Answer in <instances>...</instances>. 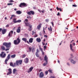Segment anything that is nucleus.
I'll use <instances>...</instances> for the list:
<instances>
[{"mask_svg":"<svg viewBox=\"0 0 78 78\" xmlns=\"http://www.w3.org/2000/svg\"><path fill=\"white\" fill-rule=\"evenodd\" d=\"M17 19L16 18H14L13 19V22H14V23H17Z\"/></svg>","mask_w":78,"mask_h":78,"instance_id":"obj_19","label":"nucleus"},{"mask_svg":"<svg viewBox=\"0 0 78 78\" xmlns=\"http://www.w3.org/2000/svg\"><path fill=\"white\" fill-rule=\"evenodd\" d=\"M38 11L40 12H41V10L38 9Z\"/></svg>","mask_w":78,"mask_h":78,"instance_id":"obj_64","label":"nucleus"},{"mask_svg":"<svg viewBox=\"0 0 78 78\" xmlns=\"http://www.w3.org/2000/svg\"><path fill=\"white\" fill-rule=\"evenodd\" d=\"M34 68V67L32 66L31 67L30 69H29V71L28 72V73H30V72H31V71H32V70Z\"/></svg>","mask_w":78,"mask_h":78,"instance_id":"obj_14","label":"nucleus"},{"mask_svg":"<svg viewBox=\"0 0 78 78\" xmlns=\"http://www.w3.org/2000/svg\"><path fill=\"white\" fill-rule=\"evenodd\" d=\"M24 61L25 63H26V64L27 63H28V58H26L24 59Z\"/></svg>","mask_w":78,"mask_h":78,"instance_id":"obj_15","label":"nucleus"},{"mask_svg":"<svg viewBox=\"0 0 78 78\" xmlns=\"http://www.w3.org/2000/svg\"><path fill=\"white\" fill-rule=\"evenodd\" d=\"M10 58H11V55L10 54H9L7 56L5 61L6 64H7V61H8V60L10 59Z\"/></svg>","mask_w":78,"mask_h":78,"instance_id":"obj_3","label":"nucleus"},{"mask_svg":"<svg viewBox=\"0 0 78 78\" xmlns=\"http://www.w3.org/2000/svg\"><path fill=\"white\" fill-rule=\"evenodd\" d=\"M56 77H55V76H51V78H55Z\"/></svg>","mask_w":78,"mask_h":78,"instance_id":"obj_48","label":"nucleus"},{"mask_svg":"<svg viewBox=\"0 0 78 78\" xmlns=\"http://www.w3.org/2000/svg\"><path fill=\"white\" fill-rule=\"evenodd\" d=\"M1 48L2 50H5V47L3 46H1Z\"/></svg>","mask_w":78,"mask_h":78,"instance_id":"obj_24","label":"nucleus"},{"mask_svg":"<svg viewBox=\"0 0 78 78\" xmlns=\"http://www.w3.org/2000/svg\"><path fill=\"white\" fill-rule=\"evenodd\" d=\"M36 7H33V9H36Z\"/></svg>","mask_w":78,"mask_h":78,"instance_id":"obj_57","label":"nucleus"},{"mask_svg":"<svg viewBox=\"0 0 78 78\" xmlns=\"http://www.w3.org/2000/svg\"><path fill=\"white\" fill-rule=\"evenodd\" d=\"M24 23L25 24L26 26H28V27H30V23H27L26 22H25V21H24Z\"/></svg>","mask_w":78,"mask_h":78,"instance_id":"obj_18","label":"nucleus"},{"mask_svg":"<svg viewBox=\"0 0 78 78\" xmlns=\"http://www.w3.org/2000/svg\"><path fill=\"white\" fill-rule=\"evenodd\" d=\"M4 53V52H2L0 54V57L2 58H5L6 57V54L5 53ZM4 54L3 55V54Z\"/></svg>","mask_w":78,"mask_h":78,"instance_id":"obj_4","label":"nucleus"},{"mask_svg":"<svg viewBox=\"0 0 78 78\" xmlns=\"http://www.w3.org/2000/svg\"><path fill=\"white\" fill-rule=\"evenodd\" d=\"M44 76V73L43 72H41L39 74V77L40 78H43Z\"/></svg>","mask_w":78,"mask_h":78,"instance_id":"obj_9","label":"nucleus"},{"mask_svg":"<svg viewBox=\"0 0 78 78\" xmlns=\"http://www.w3.org/2000/svg\"><path fill=\"white\" fill-rule=\"evenodd\" d=\"M41 12L42 13H44V10H41Z\"/></svg>","mask_w":78,"mask_h":78,"instance_id":"obj_58","label":"nucleus"},{"mask_svg":"<svg viewBox=\"0 0 78 78\" xmlns=\"http://www.w3.org/2000/svg\"><path fill=\"white\" fill-rule=\"evenodd\" d=\"M44 60L46 62H48V57L47 56V55H45L44 57Z\"/></svg>","mask_w":78,"mask_h":78,"instance_id":"obj_13","label":"nucleus"},{"mask_svg":"<svg viewBox=\"0 0 78 78\" xmlns=\"http://www.w3.org/2000/svg\"><path fill=\"white\" fill-rule=\"evenodd\" d=\"M44 37H47L48 36H47L46 35H44Z\"/></svg>","mask_w":78,"mask_h":78,"instance_id":"obj_62","label":"nucleus"},{"mask_svg":"<svg viewBox=\"0 0 78 78\" xmlns=\"http://www.w3.org/2000/svg\"><path fill=\"white\" fill-rule=\"evenodd\" d=\"M9 2L10 3H12V2H14V1H13V0H10L9 1Z\"/></svg>","mask_w":78,"mask_h":78,"instance_id":"obj_44","label":"nucleus"},{"mask_svg":"<svg viewBox=\"0 0 78 78\" xmlns=\"http://www.w3.org/2000/svg\"><path fill=\"white\" fill-rule=\"evenodd\" d=\"M35 55L37 56V57H39V53L36 52Z\"/></svg>","mask_w":78,"mask_h":78,"instance_id":"obj_35","label":"nucleus"},{"mask_svg":"<svg viewBox=\"0 0 78 78\" xmlns=\"http://www.w3.org/2000/svg\"><path fill=\"white\" fill-rule=\"evenodd\" d=\"M49 20H48V19H47L45 20V21L46 22H48Z\"/></svg>","mask_w":78,"mask_h":78,"instance_id":"obj_50","label":"nucleus"},{"mask_svg":"<svg viewBox=\"0 0 78 78\" xmlns=\"http://www.w3.org/2000/svg\"><path fill=\"white\" fill-rule=\"evenodd\" d=\"M45 75H47V74H48V71H45Z\"/></svg>","mask_w":78,"mask_h":78,"instance_id":"obj_52","label":"nucleus"},{"mask_svg":"<svg viewBox=\"0 0 78 78\" xmlns=\"http://www.w3.org/2000/svg\"><path fill=\"white\" fill-rule=\"evenodd\" d=\"M16 64L17 66H19V65H21L22 64V60H18L16 61Z\"/></svg>","mask_w":78,"mask_h":78,"instance_id":"obj_6","label":"nucleus"},{"mask_svg":"<svg viewBox=\"0 0 78 78\" xmlns=\"http://www.w3.org/2000/svg\"><path fill=\"white\" fill-rule=\"evenodd\" d=\"M16 13L17 14H20L22 13V12L20 11H17L16 12Z\"/></svg>","mask_w":78,"mask_h":78,"instance_id":"obj_26","label":"nucleus"},{"mask_svg":"<svg viewBox=\"0 0 78 78\" xmlns=\"http://www.w3.org/2000/svg\"><path fill=\"white\" fill-rule=\"evenodd\" d=\"M29 42L30 43H32L33 41V38H30L29 40Z\"/></svg>","mask_w":78,"mask_h":78,"instance_id":"obj_16","label":"nucleus"},{"mask_svg":"<svg viewBox=\"0 0 78 78\" xmlns=\"http://www.w3.org/2000/svg\"><path fill=\"white\" fill-rule=\"evenodd\" d=\"M39 51H40L39 50V49H37V51L36 52V53H39Z\"/></svg>","mask_w":78,"mask_h":78,"instance_id":"obj_40","label":"nucleus"},{"mask_svg":"<svg viewBox=\"0 0 78 78\" xmlns=\"http://www.w3.org/2000/svg\"><path fill=\"white\" fill-rule=\"evenodd\" d=\"M73 46H75V43H73Z\"/></svg>","mask_w":78,"mask_h":78,"instance_id":"obj_60","label":"nucleus"},{"mask_svg":"<svg viewBox=\"0 0 78 78\" xmlns=\"http://www.w3.org/2000/svg\"><path fill=\"white\" fill-rule=\"evenodd\" d=\"M39 49L40 50H41V51H43V50H42V48H41V47H39Z\"/></svg>","mask_w":78,"mask_h":78,"instance_id":"obj_42","label":"nucleus"},{"mask_svg":"<svg viewBox=\"0 0 78 78\" xmlns=\"http://www.w3.org/2000/svg\"><path fill=\"white\" fill-rule=\"evenodd\" d=\"M3 45L5 46L6 48H10V47L11 45V42H4Z\"/></svg>","mask_w":78,"mask_h":78,"instance_id":"obj_1","label":"nucleus"},{"mask_svg":"<svg viewBox=\"0 0 78 78\" xmlns=\"http://www.w3.org/2000/svg\"><path fill=\"white\" fill-rule=\"evenodd\" d=\"M30 12L32 15H34V12L33 11H30Z\"/></svg>","mask_w":78,"mask_h":78,"instance_id":"obj_32","label":"nucleus"},{"mask_svg":"<svg viewBox=\"0 0 78 78\" xmlns=\"http://www.w3.org/2000/svg\"><path fill=\"white\" fill-rule=\"evenodd\" d=\"M13 5V3H8L7 4V5Z\"/></svg>","mask_w":78,"mask_h":78,"instance_id":"obj_46","label":"nucleus"},{"mask_svg":"<svg viewBox=\"0 0 78 78\" xmlns=\"http://www.w3.org/2000/svg\"><path fill=\"white\" fill-rule=\"evenodd\" d=\"M57 16H60V13H59V12H58V14H57Z\"/></svg>","mask_w":78,"mask_h":78,"instance_id":"obj_54","label":"nucleus"},{"mask_svg":"<svg viewBox=\"0 0 78 78\" xmlns=\"http://www.w3.org/2000/svg\"><path fill=\"white\" fill-rule=\"evenodd\" d=\"M36 41L38 42H40L41 41V39L40 38H38L37 39Z\"/></svg>","mask_w":78,"mask_h":78,"instance_id":"obj_22","label":"nucleus"},{"mask_svg":"<svg viewBox=\"0 0 78 78\" xmlns=\"http://www.w3.org/2000/svg\"><path fill=\"white\" fill-rule=\"evenodd\" d=\"M26 42H27V44H30L29 42L28 41L26 40Z\"/></svg>","mask_w":78,"mask_h":78,"instance_id":"obj_56","label":"nucleus"},{"mask_svg":"<svg viewBox=\"0 0 78 78\" xmlns=\"http://www.w3.org/2000/svg\"><path fill=\"white\" fill-rule=\"evenodd\" d=\"M29 51L30 52L31 51V50H32V48L31 47H29Z\"/></svg>","mask_w":78,"mask_h":78,"instance_id":"obj_37","label":"nucleus"},{"mask_svg":"<svg viewBox=\"0 0 78 78\" xmlns=\"http://www.w3.org/2000/svg\"><path fill=\"white\" fill-rule=\"evenodd\" d=\"M32 51L33 52H34V51H35V48H32Z\"/></svg>","mask_w":78,"mask_h":78,"instance_id":"obj_38","label":"nucleus"},{"mask_svg":"<svg viewBox=\"0 0 78 78\" xmlns=\"http://www.w3.org/2000/svg\"><path fill=\"white\" fill-rule=\"evenodd\" d=\"M47 63H48V62H46V63H44L43 64V66H46V65H47Z\"/></svg>","mask_w":78,"mask_h":78,"instance_id":"obj_34","label":"nucleus"},{"mask_svg":"<svg viewBox=\"0 0 78 78\" xmlns=\"http://www.w3.org/2000/svg\"><path fill=\"white\" fill-rule=\"evenodd\" d=\"M56 9L57 10H59L60 11H62V10L61 8H59L58 7H57Z\"/></svg>","mask_w":78,"mask_h":78,"instance_id":"obj_33","label":"nucleus"},{"mask_svg":"<svg viewBox=\"0 0 78 78\" xmlns=\"http://www.w3.org/2000/svg\"><path fill=\"white\" fill-rule=\"evenodd\" d=\"M42 24L41 23L40 24L38 25L37 26V29H38V30H40Z\"/></svg>","mask_w":78,"mask_h":78,"instance_id":"obj_10","label":"nucleus"},{"mask_svg":"<svg viewBox=\"0 0 78 78\" xmlns=\"http://www.w3.org/2000/svg\"><path fill=\"white\" fill-rule=\"evenodd\" d=\"M24 22H28V20L27 19H26Z\"/></svg>","mask_w":78,"mask_h":78,"instance_id":"obj_43","label":"nucleus"},{"mask_svg":"<svg viewBox=\"0 0 78 78\" xmlns=\"http://www.w3.org/2000/svg\"><path fill=\"white\" fill-rule=\"evenodd\" d=\"M16 17V16H15V15H12L11 16V17L10 18V20H12L13 18H14Z\"/></svg>","mask_w":78,"mask_h":78,"instance_id":"obj_20","label":"nucleus"},{"mask_svg":"<svg viewBox=\"0 0 78 78\" xmlns=\"http://www.w3.org/2000/svg\"><path fill=\"white\" fill-rule=\"evenodd\" d=\"M9 25L8 24H7V25H6V27H9Z\"/></svg>","mask_w":78,"mask_h":78,"instance_id":"obj_61","label":"nucleus"},{"mask_svg":"<svg viewBox=\"0 0 78 78\" xmlns=\"http://www.w3.org/2000/svg\"><path fill=\"white\" fill-rule=\"evenodd\" d=\"M13 42L15 45H18L20 42V39L19 38H17L16 40L14 41Z\"/></svg>","mask_w":78,"mask_h":78,"instance_id":"obj_2","label":"nucleus"},{"mask_svg":"<svg viewBox=\"0 0 78 78\" xmlns=\"http://www.w3.org/2000/svg\"><path fill=\"white\" fill-rule=\"evenodd\" d=\"M48 72H49L50 73H53V72H52V70L51 69H49L48 70Z\"/></svg>","mask_w":78,"mask_h":78,"instance_id":"obj_31","label":"nucleus"},{"mask_svg":"<svg viewBox=\"0 0 78 78\" xmlns=\"http://www.w3.org/2000/svg\"><path fill=\"white\" fill-rule=\"evenodd\" d=\"M27 13L28 15H31V14L30 12H27Z\"/></svg>","mask_w":78,"mask_h":78,"instance_id":"obj_41","label":"nucleus"},{"mask_svg":"<svg viewBox=\"0 0 78 78\" xmlns=\"http://www.w3.org/2000/svg\"><path fill=\"white\" fill-rule=\"evenodd\" d=\"M21 22V20H16V23H20V22Z\"/></svg>","mask_w":78,"mask_h":78,"instance_id":"obj_36","label":"nucleus"},{"mask_svg":"<svg viewBox=\"0 0 78 78\" xmlns=\"http://www.w3.org/2000/svg\"><path fill=\"white\" fill-rule=\"evenodd\" d=\"M32 35H34V31H32Z\"/></svg>","mask_w":78,"mask_h":78,"instance_id":"obj_53","label":"nucleus"},{"mask_svg":"<svg viewBox=\"0 0 78 78\" xmlns=\"http://www.w3.org/2000/svg\"><path fill=\"white\" fill-rule=\"evenodd\" d=\"M50 28L49 27H48V28L49 31H50L51 32L52 31V29L51 28V27L50 26Z\"/></svg>","mask_w":78,"mask_h":78,"instance_id":"obj_30","label":"nucleus"},{"mask_svg":"<svg viewBox=\"0 0 78 78\" xmlns=\"http://www.w3.org/2000/svg\"><path fill=\"white\" fill-rule=\"evenodd\" d=\"M16 57V55L14 54L11 55V58H15Z\"/></svg>","mask_w":78,"mask_h":78,"instance_id":"obj_28","label":"nucleus"},{"mask_svg":"<svg viewBox=\"0 0 78 78\" xmlns=\"http://www.w3.org/2000/svg\"><path fill=\"white\" fill-rule=\"evenodd\" d=\"M42 70L41 69H40L39 70V72H42Z\"/></svg>","mask_w":78,"mask_h":78,"instance_id":"obj_55","label":"nucleus"},{"mask_svg":"<svg viewBox=\"0 0 78 78\" xmlns=\"http://www.w3.org/2000/svg\"><path fill=\"white\" fill-rule=\"evenodd\" d=\"M28 30L29 31H31L32 30V25L29 26V27Z\"/></svg>","mask_w":78,"mask_h":78,"instance_id":"obj_21","label":"nucleus"},{"mask_svg":"<svg viewBox=\"0 0 78 78\" xmlns=\"http://www.w3.org/2000/svg\"><path fill=\"white\" fill-rule=\"evenodd\" d=\"M73 7H76L77 5H73Z\"/></svg>","mask_w":78,"mask_h":78,"instance_id":"obj_49","label":"nucleus"},{"mask_svg":"<svg viewBox=\"0 0 78 78\" xmlns=\"http://www.w3.org/2000/svg\"><path fill=\"white\" fill-rule=\"evenodd\" d=\"M22 6H24V7H26L27 6V4L26 3L23 2L21 3L19 6V7L22 8Z\"/></svg>","mask_w":78,"mask_h":78,"instance_id":"obj_5","label":"nucleus"},{"mask_svg":"<svg viewBox=\"0 0 78 78\" xmlns=\"http://www.w3.org/2000/svg\"><path fill=\"white\" fill-rule=\"evenodd\" d=\"M16 71H17L16 69H14L13 70V74H15V73H16Z\"/></svg>","mask_w":78,"mask_h":78,"instance_id":"obj_29","label":"nucleus"},{"mask_svg":"<svg viewBox=\"0 0 78 78\" xmlns=\"http://www.w3.org/2000/svg\"><path fill=\"white\" fill-rule=\"evenodd\" d=\"M43 31L44 33V34H45V30H44V27H43Z\"/></svg>","mask_w":78,"mask_h":78,"instance_id":"obj_51","label":"nucleus"},{"mask_svg":"<svg viewBox=\"0 0 78 78\" xmlns=\"http://www.w3.org/2000/svg\"><path fill=\"white\" fill-rule=\"evenodd\" d=\"M41 51L42 53V55H44V52L43 51Z\"/></svg>","mask_w":78,"mask_h":78,"instance_id":"obj_59","label":"nucleus"},{"mask_svg":"<svg viewBox=\"0 0 78 78\" xmlns=\"http://www.w3.org/2000/svg\"><path fill=\"white\" fill-rule=\"evenodd\" d=\"M20 30H21V27H19L16 30V31L17 33H19L20 32Z\"/></svg>","mask_w":78,"mask_h":78,"instance_id":"obj_12","label":"nucleus"},{"mask_svg":"<svg viewBox=\"0 0 78 78\" xmlns=\"http://www.w3.org/2000/svg\"><path fill=\"white\" fill-rule=\"evenodd\" d=\"M44 50H45V49H46V48H47V46H44Z\"/></svg>","mask_w":78,"mask_h":78,"instance_id":"obj_47","label":"nucleus"},{"mask_svg":"<svg viewBox=\"0 0 78 78\" xmlns=\"http://www.w3.org/2000/svg\"><path fill=\"white\" fill-rule=\"evenodd\" d=\"M2 30V29L0 28V32H1Z\"/></svg>","mask_w":78,"mask_h":78,"instance_id":"obj_63","label":"nucleus"},{"mask_svg":"<svg viewBox=\"0 0 78 78\" xmlns=\"http://www.w3.org/2000/svg\"><path fill=\"white\" fill-rule=\"evenodd\" d=\"M70 48L73 51V49L72 48H73V47L72 46V44H70Z\"/></svg>","mask_w":78,"mask_h":78,"instance_id":"obj_23","label":"nucleus"},{"mask_svg":"<svg viewBox=\"0 0 78 78\" xmlns=\"http://www.w3.org/2000/svg\"><path fill=\"white\" fill-rule=\"evenodd\" d=\"M2 34H5L6 32V30L4 29H2Z\"/></svg>","mask_w":78,"mask_h":78,"instance_id":"obj_11","label":"nucleus"},{"mask_svg":"<svg viewBox=\"0 0 78 78\" xmlns=\"http://www.w3.org/2000/svg\"><path fill=\"white\" fill-rule=\"evenodd\" d=\"M26 56V54L23 55L22 56L23 58H25Z\"/></svg>","mask_w":78,"mask_h":78,"instance_id":"obj_39","label":"nucleus"},{"mask_svg":"<svg viewBox=\"0 0 78 78\" xmlns=\"http://www.w3.org/2000/svg\"><path fill=\"white\" fill-rule=\"evenodd\" d=\"M8 72L7 73V75H11L12 73V69L11 68H9L8 69Z\"/></svg>","mask_w":78,"mask_h":78,"instance_id":"obj_8","label":"nucleus"},{"mask_svg":"<svg viewBox=\"0 0 78 78\" xmlns=\"http://www.w3.org/2000/svg\"><path fill=\"white\" fill-rule=\"evenodd\" d=\"M22 41H24L25 42H26L27 41V39L26 38H23L22 39Z\"/></svg>","mask_w":78,"mask_h":78,"instance_id":"obj_27","label":"nucleus"},{"mask_svg":"<svg viewBox=\"0 0 78 78\" xmlns=\"http://www.w3.org/2000/svg\"><path fill=\"white\" fill-rule=\"evenodd\" d=\"M71 63H72V64H74L76 63V61H74L72 59L71 60Z\"/></svg>","mask_w":78,"mask_h":78,"instance_id":"obj_25","label":"nucleus"},{"mask_svg":"<svg viewBox=\"0 0 78 78\" xmlns=\"http://www.w3.org/2000/svg\"><path fill=\"white\" fill-rule=\"evenodd\" d=\"M9 50V48H6V49H5V51H8Z\"/></svg>","mask_w":78,"mask_h":78,"instance_id":"obj_45","label":"nucleus"},{"mask_svg":"<svg viewBox=\"0 0 78 78\" xmlns=\"http://www.w3.org/2000/svg\"><path fill=\"white\" fill-rule=\"evenodd\" d=\"M16 63H14V64L13 65V63L12 62H11L10 63V66H12V67H14L15 66H16Z\"/></svg>","mask_w":78,"mask_h":78,"instance_id":"obj_17","label":"nucleus"},{"mask_svg":"<svg viewBox=\"0 0 78 78\" xmlns=\"http://www.w3.org/2000/svg\"><path fill=\"white\" fill-rule=\"evenodd\" d=\"M13 34V31L12 30L9 33V34L8 35V37H12V36Z\"/></svg>","mask_w":78,"mask_h":78,"instance_id":"obj_7","label":"nucleus"}]
</instances>
